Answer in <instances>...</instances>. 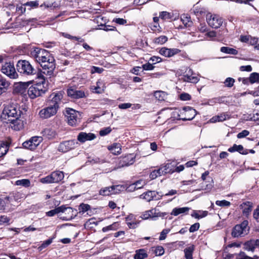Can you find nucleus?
<instances>
[{
	"label": "nucleus",
	"instance_id": "f257e3e1",
	"mask_svg": "<svg viewBox=\"0 0 259 259\" xmlns=\"http://www.w3.org/2000/svg\"><path fill=\"white\" fill-rule=\"evenodd\" d=\"M63 98V92L61 91L52 93L47 101L48 106L39 112L40 117L42 119H48L55 115L60 108Z\"/></svg>",
	"mask_w": 259,
	"mask_h": 259
},
{
	"label": "nucleus",
	"instance_id": "f03ea898",
	"mask_svg": "<svg viewBox=\"0 0 259 259\" xmlns=\"http://www.w3.org/2000/svg\"><path fill=\"white\" fill-rule=\"evenodd\" d=\"M36 78L39 80V81L28 87L27 89V95L32 99L42 96L47 91L44 86L46 83V79L40 70L37 72Z\"/></svg>",
	"mask_w": 259,
	"mask_h": 259
},
{
	"label": "nucleus",
	"instance_id": "7ed1b4c3",
	"mask_svg": "<svg viewBox=\"0 0 259 259\" xmlns=\"http://www.w3.org/2000/svg\"><path fill=\"white\" fill-rule=\"evenodd\" d=\"M47 56H48V57L41 60L39 64L42 68V70L40 69L37 70L38 71L40 70L43 75L46 74L49 76V77H51L54 75V70L56 68V61L54 57L50 52H49V55Z\"/></svg>",
	"mask_w": 259,
	"mask_h": 259
},
{
	"label": "nucleus",
	"instance_id": "20e7f679",
	"mask_svg": "<svg viewBox=\"0 0 259 259\" xmlns=\"http://www.w3.org/2000/svg\"><path fill=\"white\" fill-rule=\"evenodd\" d=\"M197 111L193 107L185 106L173 112V115L177 119L183 121L191 120L196 115Z\"/></svg>",
	"mask_w": 259,
	"mask_h": 259
},
{
	"label": "nucleus",
	"instance_id": "39448f33",
	"mask_svg": "<svg viewBox=\"0 0 259 259\" xmlns=\"http://www.w3.org/2000/svg\"><path fill=\"white\" fill-rule=\"evenodd\" d=\"M21 111L14 104H9L5 106L1 118L4 122H8L18 116H20Z\"/></svg>",
	"mask_w": 259,
	"mask_h": 259
},
{
	"label": "nucleus",
	"instance_id": "423d86ee",
	"mask_svg": "<svg viewBox=\"0 0 259 259\" xmlns=\"http://www.w3.org/2000/svg\"><path fill=\"white\" fill-rule=\"evenodd\" d=\"M16 69L18 72L24 76L36 74L37 77V73L38 72V70L35 69L29 61L25 60H20L17 62Z\"/></svg>",
	"mask_w": 259,
	"mask_h": 259
},
{
	"label": "nucleus",
	"instance_id": "0eeeda50",
	"mask_svg": "<svg viewBox=\"0 0 259 259\" xmlns=\"http://www.w3.org/2000/svg\"><path fill=\"white\" fill-rule=\"evenodd\" d=\"M63 114L67 123L71 126H76L80 122V118L78 117L79 112L72 108H66Z\"/></svg>",
	"mask_w": 259,
	"mask_h": 259
},
{
	"label": "nucleus",
	"instance_id": "6e6552de",
	"mask_svg": "<svg viewBox=\"0 0 259 259\" xmlns=\"http://www.w3.org/2000/svg\"><path fill=\"white\" fill-rule=\"evenodd\" d=\"M64 178V172L59 170H56L45 177L40 179V182L43 184L59 183Z\"/></svg>",
	"mask_w": 259,
	"mask_h": 259
},
{
	"label": "nucleus",
	"instance_id": "1a4fd4ad",
	"mask_svg": "<svg viewBox=\"0 0 259 259\" xmlns=\"http://www.w3.org/2000/svg\"><path fill=\"white\" fill-rule=\"evenodd\" d=\"M13 62H6L2 66L1 71L10 79H16L19 75Z\"/></svg>",
	"mask_w": 259,
	"mask_h": 259
},
{
	"label": "nucleus",
	"instance_id": "9d476101",
	"mask_svg": "<svg viewBox=\"0 0 259 259\" xmlns=\"http://www.w3.org/2000/svg\"><path fill=\"white\" fill-rule=\"evenodd\" d=\"M48 55H49L48 51L39 47H34L31 48L29 54V55L39 64L41 60L48 57V56H46Z\"/></svg>",
	"mask_w": 259,
	"mask_h": 259
},
{
	"label": "nucleus",
	"instance_id": "9b49d317",
	"mask_svg": "<svg viewBox=\"0 0 259 259\" xmlns=\"http://www.w3.org/2000/svg\"><path fill=\"white\" fill-rule=\"evenodd\" d=\"M136 155L135 153H129L122 155L118 158V167H123L133 164L136 161Z\"/></svg>",
	"mask_w": 259,
	"mask_h": 259
},
{
	"label": "nucleus",
	"instance_id": "f8f14e48",
	"mask_svg": "<svg viewBox=\"0 0 259 259\" xmlns=\"http://www.w3.org/2000/svg\"><path fill=\"white\" fill-rule=\"evenodd\" d=\"M42 140L43 139L40 136L32 137L28 140L24 142L22 144V146L25 149L34 151L42 142Z\"/></svg>",
	"mask_w": 259,
	"mask_h": 259
},
{
	"label": "nucleus",
	"instance_id": "ddd939ff",
	"mask_svg": "<svg viewBox=\"0 0 259 259\" xmlns=\"http://www.w3.org/2000/svg\"><path fill=\"white\" fill-rule=\"evenodd\" d=\"M206 21L209 26L215 29L220 28L223 23V19L219 15L211 14L206 15Z\"/></svg>",
	"mask_w": 259,
	"mask_h": 259
},
{
	"label": "nucleus",
	"instance_id": "4468645a",
	"mask_svg": "<svg viewBox=\"0 0 259 259\" xmlns=\"http://www.w3.org/2000/svg\"><path fill=\"white\" fill-rule=\"evenodd\" d=\"M30 82H19L15 83L13 90L14 94L21 95L23 97L26 96L27 94V89L30 84Z\"/></svg>",
	"mask_w": 259,
	"mask_h": 259
},
{
	"label": "nucleus",
	"instance_id": "2eb2a0df",
	"mask_svg": "<svg viewBox=\"0 0 259 259\" xmlns=\"http://www.w3.org/2000/svg\"><path fill=\"white\" fill-rule=\"evenodd\" d=\"M77 142L75 140L63 141L59 145L58 151L63 153L67 152L75 148Z\"/></svg>",
	"mask_w": 259,
	"mask_h": 259
},
{
	"label": "nucleus",
	"instance_id": "dca6fc26",
	"mask_svg": "<svg viewBox=\"0 0 259 259\" xmlns=\"http://www.w3.org/2000/svg\"><path fill=\"white\" fill-rule=\"evenodd\" d=\"M163 195L159 194V192L155 191H147L140 196V198L145 200L147 202L152 200H158L162 199Z\"/></svg>",
	"mask_w": 259,
	"mask_h": 259
},
{
	"label": "nucleus",
	"instance_id": "f3484780",
	"mask_svg": "<svg viewBox=\"0 0 259 259\" xmlns=\"http://www.w3.org/2000/svg\"><path fill=\"white\" fill-rule=\"evenodd\" d=\"M158 52L165 57L170 58L180 53L181 50L177 48H168L163 47L159 49Z\"/></svg>",
	"mask_w": 259,
	"mask_h": 259
},
{
	"label": "nucleus",
	"instance_id": "a211bd4d",
	"mask_svg": "<svg viewBox=\"0 0 259 259\" xmlns=\"http://www.w3.org/2000/svg\"><path fill=\"white\" fill-rule=\"evenodd\" d=\"M11 144L12 140L10 138L4 140H0V158L7 153Z\"/></svg>",
	"mask_w": 259,
	"mask_h": 259
},
{
	"label": "nucleus",
	"instance_id": "6ab92c4d",
	"mask_svg": "<svg viewBox=\"0 0 259 259\" xmlns=\"http://www.w3.org/2000/svg\"><path fill=\"white\" fill-rule=\"evenodd\" d=\"M68 96L73 99H78L85 97L84 91L81 90H76L72 87L69 88L67 90Z\"/></svg>",
	"mask_w": 259,
	"mask_h": 259
},
{
	"label": "nucleus",
	"instance_id": "aec40b11",
	"mask_svg": "<svg viewBox=\"0 0 259 259\" xmlns=\"http://www.w3.org/2000/svg\"><path fill=\"white\" fill-rule=\"evenodd\" d=\"M7 123H10L11 127L16 131L21 130L23 128L24 123L23 121L20 118V116H18L16 118L10 119L9 121L6 122Z\"/></svg>",
	"mask_w": 259,
	"mask_h": 259
},
{
	"label": "nucleus",
	"instance_id": "412c9836",
	"mask_svg": "<svg viewBox=\"0 0 259 259\" xmlns=\"http://www.w3.org/2000/svg\"><path fill=\"white\" fill-rule=\"evenodd\" d=\"M96 138L95 134L93 133H86L80 132L77 136V139L81 143H83L87 141H91Z\"/></svg>",
	"mask_w": 259,
	"mask_h": 259
},
{
	"label": "nucleus",
	"instance_id": "4be33fe9",
	"mask_svg": "<svg viewBox=\"0 0 259 259\" xmlns=\"http://www.w3.org/2000/svg\"><path fill=\"white\" fill-rule=\"evenodd\" d=\"M228 151L230 153L237 152L242 155H247L248 154V150L244 149L242 145H237L234 144L233 146L230 147Z\"/></svg>",
	"mask_w": 259,
	"mask_h": 259
},
{
	"label": "nucleus",
	"instance_id": "5701e85b",
	"mask_svg": "<svg viewBox=\"0 0 259 259\" xmlns=\"http://www.w3.org/2000/svg\"><path fill=\"white\" fill-rule=\"evenodd\" d=\"M242 209V213L244 215L248 217L252 211V203L250 201H246L240 205Z\"/></svg>",
	"mask_w": 259,
	"mask_h": 259
},
{
	"label": "nucleus",
	"instance_id": "b1692460",
	"mask_svg": "<svg viewBox=\"0 0 259 259\" xmlns=\"http://www.w3.org/2000/svg\"><path fill=\"white\" fill-rule=\"evenodd\" d=\"M245 248L249 251H253L255 248L259 247V239L250 240L244 244Z\"/></svg>",
	"mask_w": 259,
	"mask_h": 259
},
{
	"label": "nucleus",
	"instance_id": "393cba45",
	"mask_svg": "<svg viewBox=\"0 0 259 259\" xmlns=\"http://www.w3.org/2000/svg\"><path fill=\"white\" fill-rule=\"evenodd\" d=\"M10 85V82L0 74V95L7 91Z\"/></svg>",
	"mask_w": 259,
	"mask_h": 259
},
{
	"label": "nucleus",
	"instance_id": "a878e982",
	"mask_svg": "<svg viewBox=\"0 0 259 259\" xmlns=\"http://www.w3.org/2000/svg\"><path fill=\"white\" fill-rule=\"evenodd\" d=\"M94 87V89L92 88V89L94 90L93 92L97 94H102L104 93L106 88L104 81L101 79L98 80L96 82V86Z\"/></svg>",
	"mask_w": 259,
	"mask_h": 259
},
{
	"label": "nucleus",
	"instance_id": "bb28decb",
	"mask_svg": "<svg viewBox=\"0 0 259 259\" xmlns=\"http://www.w3.org/2000/svg\"><path fill=\"white\" fill-rule=\"evenodd\" d=\"M148 255L145 249H137L134 256V259H145L148 257Z\"/></svg>",
	"mask_w": 259,
	"mask_h": 259
},
{
	"label": "nucleus",
	"instance_id": "cd10ccee",
	"mask_svg": "<svg viewBox=\"0 0 259 259\" xmlns=\"http://www.w3.org/2000/svg\"><path fill=\"white\" fill-rule=\"evenodd\" d=\"M150 251L154 253L155 256H161L164 254L165 251L164 248L160 245L153 246L151 247Z\"/></svg>",
	"mask_w": 259,
	"mask_h": 259
},
{
	"label": "nucleus",
	"instance_id": "c85d7f7f",
	"mask_svg": "<svg viewBox=\"0 0 259 259\" xmlns=\"http://www.w3.org/2000/svg\"><path fill=\"white\" fill-rule=\"evenodd\" d=\"M183 79L185 82L193 83H196L199 80L198 77L195 76H192V74H189L188 73H187L183 75Z\"/></svg>",
	"mask_w": 259,
	"mask_h": 259
},
{
	"label": "nucleus",
	"instance_id": "c756f323",
	"mask_svg": "<svg viewBox=\"0 0 259 259\" xmlns=\"http://www.w3.org/2000/svg\"><path fill=\"white\" fill-rule=\"evenodd\" d=\"M161 165L165 175L174 173V165L171 163H164Z\"/></svg>",
	"mask_w": 259,
	"mask_h": 259
},
{
	"label": "nucleus",
	"instance_id": "7c9ffc66",
	"mask_svg": "<svg viewBox=\"0 0 259 259\" xmlns=\"http://www.w3.org/2000/svg\"><path fill=\"white\" fill-rule=\"evenodd\" d=\"M108 149L115 155L120 154L121 150L120 144L117 143H114L109 146Z\"/></svg>",
	"mask_w": 259,
	"mask_h": 259
},
{
	"label": "nucleus",
	"instance_id": "2f4dec72",
	"mask_svg": "<svg viewBox=\"0 0 259 259\" xmlns=\"http://www.w3.org/2000/svg\"><path fill=\"white\" fill-rule=\"evenodd\" d=\"M44 136H46L49 139H53L57 136L56 131L50 128H46L44 131Z\"/></svg>",
	"mask_w": 259,
	"mask_h": 259
},
{
	"label": "nucleus",
	"instance_id": "473e14b6",
	"mask_svg": "<svg viewBox=\"0 0 259 259\" xmlns=\"http://www.w3.org/2000/svg\"><path fill=\"white\" fill-rule=\"evenodd\" d=\"M191 13H193L197 17H200L205 14V10L204 8L196 5L191 10Z\"/></svg>",
	"mask_w": 259,
	"mask_h": 259
},
{
	"label": "nucleus",
	"instance_id": "72a5a7b5",
	"mask_svg": "<svg viewBox=\"0 0 259 259\" xmlns=\"http://www.w3.org/2000/svg\"><path fill=\"white\" fill-rule=\"evenodd\" d=\"M159 18L164 20H172L174 19V14L167 11H162L159 13Z\"/></svg>",
	"mask_w": 259,
	"mask_h": 259
},
{
	"label": "nucleus",
	"instance_id": "f704fd0d",
	"mask_svg": "<svg viewBox=\"0 0 259 259\" xmlns=\"http://www.w3.org/2000/svg\"><path fill=\"white\" fill-rule=\"evenodd\" d=\"M190 208L188 207H179V208L176 207L172 209L170 214L171 215H173L175 216H177L181 213L188 212L190 210Z\"/></svg>",
	"mask_w": 259,
	"mask_h": 259
},
{
	"label": "nucleus",
	"instance_id": "c9c22d12",
	"mask_svg": "<svg viewBox=\"0 0 259 259\" xmlns=\"http://www.w3.org/2000/svg\"><path fill=\"white\" fill-rule=\"evenodd\" d=\"M181 20L182 21L185 27H191L193 24L191 17L188 15H183L181 17Z\"/></svg>",
	"mask_w": 259,
	"mask_h": 259
},
{
	"label": "nucleus",
	"instance_id": "e433bc0d",
	"mask_svg": "<svg viewBox=\"0 0 259 259\" xmlns=\"http://www.w3.org/2000/svg\"><path fill=\"white\" fill-rule=\"evenodd\" d=\"M195 249V246H191L186 248L184 249L185 257L186 259H193V252Z\"/></svg>",
	"mask_w": 259,
	"mask_h": 259
},
{
	"label": "nucleus",
	"instance_id": "4c0bfd02",
	"mask_svg": "<svg viewBox=\"0 0 259 259\" xmlns=\"http://www.w3.org/2000/svg\"><path fill=\"white\" fill-rule=\"evenodd\" d=\"M243 231H244L241 229V227L236 225L233 227L231 234L232 237L234 238L238 237L243 233Z\"/></svg>",
	"mask_w": 259,
	"mask_h": 259
},
{
	"label": "nucleus",
	"instance_id": "58836bf2",
	"mask_svg": "<svg viewBox=\"0 0 259 259\" xmlns=\"http://www.w3.org/2000/svg\"><path fill=\"white\" fill-rule=\"evenodd\" d=\"M99 194L104 196H109L113 194L112 186L106 187L102 188L99 191Z\"/></svg>",
	"mask_w": 259,
	"mask_h": 259
},
{
	"label": "nucleus",
	"instance_id": "ea45409f",
	"mask_svg": "<svg viewBox=\"0 0 259 259\" xmlns=\"http://www.w3.org/2000/svg\"><path fill=\"white\" fill-rule=\"evenodd\" d=\"M168 40V38L165 35H160L153 39V42L156 45H163Z\"/></svg>",
	"mask_w": 259,
	"mask_h": 259
},
{
	"label": "nucleus",
	"instance_id": "a19ab883",
	"mask_svg": "<svg viewBox=\"0 0 259 259\" xmlns=\"http://www.w3.org/2000/svg\"><path fill=\"white\" fill-rule=\"evenodd\" d=\"M221 51L224 53L237 55L238 54V51L235 49L229 48L227 47H222L221 48Z\"/></svg>",
	"mask_w": 259,
	"mask_h": 259
},
{
	"label": "nucleus",
	"instance_id": "79ce46f5",
	"mask_svg": "<svg viewBox=\"0 0 259 259\" xmlns=\"http://www.w3.org/2000/svg\"><path fill=\"white\" fill-rule=\"evenodd\" d=\"M119 224L118 222H114L112 224L102 228L103 232H107L109 230H116L119 228Z\"/></svg>",
	"mask_w": 259,
	"mask_h": 259
},
{
	"label": "nucleus",
	"instance_id": "37998d69",
	"mask_svg": "<svg viewBox=\"0 0 259 259\" xmlns=\"http://www.w3.org/2000/svg\"><path fill=\"white\" fill-rule=\"evenodd\" d=\"M249 80H250V84L259 83V73L252 72L250 73L249 77Z\"/></svg>",
	"mask_w": 259,
	"mask_h": 259
},
{
	"label": "nucleus",
	"instance_id": "c03bdc74",
	"mask_svg": "<svg viewBox=\"0 0 259 259\" xmlns=\"http://www.w3.org/2000/svg\"><path fill=\"white\" fill-rule=\"evenodd\" d=\"M15 185L28 188L30 186V181L29 179L18 180L16 181Z\"/></svg>",
	"mask_w": 259,
	"mask_h": 259
},
{
	"label": "nucleus",
	"instance_id": "a18cd8bd",
	"mask_svg": "<svg viewBox=\"0 0 259 259\" xmlns=\"http://www.w3.org/2000/svg\"><path fill=\"white\" fill-rule=\"evenodd\" d=\"M24 6L29 7V10L36 9L39 7L38 1H28L24 4Z\"/></svg>",
	"mask_w": 259,
	"mask_h": 259
},
{
	"label": "nucleus",
	"instance_id": "49530a36",
	"mask_svg": "<svg viewBox=\"0 0 259 259\" xmlns=\"http://www.w3.org/2000/svg\"><path fill=\"white\" fill-rule=\"evenodd\" d=\"M56 210L57 211V213H59L60 212H63L65 210L68 211V213H70V212L72 213L74 211L73 209H72V208L70 207H66L64 205L56 208Z\"/></svg>",
	"mask_w": 259,
	"mask_h": 259
},
{
	"label": "nucleus",
	"instance_id": "de8ad7c7",
	"mask_svg": "<svg viewBox=\"0 0 259 259\" xmlns=\"http://www.w3.org/2000/svg\"><path fill=\"white\" fill-rule=\"evenodd\" d=\"M91 208V206L89 204L83 203H81L78 206L79 213H82V214L89 210H90Z\"/></svg>",
	"mask_w": 259,
	"mask_h": 259
},
{
	"label": "nucleus",
	"instance_id": "09e8293b",
	"mask_svg": "<svg viewBox=\"0 0 259 259\" xmlns=\"http://www.w3.org/2000/svg\"><path fill=\"white\" fill-rule=\"evenodd\" d=\"M154 96L158 101H164L165 94L163 91H157L154 92Z\"/></svg>",
	"mask_w": 259,
	"mask_h": 259
},
{
	"label": "nucleus",
	"instance_id": "8fccbe9b",
	"mask_svg": "<svg viewBox=\"0 0 259 259\" xmlns=\"http://www.w3.org/2000/svg\"><path fill=\"white\" fill-rule=\"evenodd\" d=\"M217 118H219L220 122H223L226 120L230 119L231 118V115L227 112H223L218 115Z\"/></svg>",
	"mask_w": 259,
	"mask_h": 259
},
{
	"label": "nucleus",
	"instance_id": "3c124183",
	"mask_svg": "<svg viewBox=\"0 0 259 259\" xmlns=\"http://www.w3.org/2000/svg\"><path fill=\"white\" fill-rule=\"evenodd\" d=\"M26 6H24V4H22L21 5H17L16 6V12H18V13L20 15H22V14H24L26 12Z\"/></svg>",
	"mask_w": 259,
	"mask_h": 259
},
{
	"label": "nucleus",
	"instance_id": "603ef678",
	"mask_svg": "<svg viewBox=\"0 0 259 259\" xmlns=\"http://www.w3.org/2000/svg\"><path fill=\"white\" fill-rule=\"evenodd\" d=\"M215 204L216 205L221 207H229L231 205L230 202L226 200H217L215 202Z\"/></svg>",
	"mask_w": 259,
	"mask_h": 259
},
{
	"label": "nucleus",
	"instance_id": "864d4df0",
	"mask_svg": "<svg viewBox=\"0 0 259 259\" xmlns=\"http://www.w3.org/2000/svg\"><path fill=\"white\" fill-rule=\"evenodd\" d=\"M235 82V79L231 77H227L225 81L224 84L227 87L231 88L233 86L234 83Z\"/></svg>",
	"mask_w": 259,
	"mask_h": 259
},
{
	"label": "nucleus",
	"instance_id": "5fc2aeb1",
	"mask_svg": "<svg viewBox=\"0 0 259 259\" xmlns=\"http://www.w3.org/2000/svg\"><path fill=\"white\" fill-rule=\"evenodd\" d=\"M112 131L111 128L109 126L107 127L101 129L99 132V135L101 136H105L110 133Z\"/></svg>",
	"mask_w": 259,
	"mask_h": 259
},
{
	"label": "nucleus",
	"instance_id": "6e6d98bb",
	"mask_svg": "<svg viewBox=\"0 0 259 259\" xmlns=\"http://www.w3.org/2000/svg\"><path fill=\"white\" fill-rule=\"evenodd\" d=\"M104 70V69L103 68H101V67H97V66H92L91 68V73L92 74H94L95 73H98L100 74V73H102Z\"/></svg>",
	"mask_w": 259,
	"mask_h": 259
},
{
	"label": "nucleus",
	"instance_id": "4d7b16f0",
	"mask_svg": "<svg viewBox=\"0 0 259 259\" xmlns=\"http://www.w3.org/2000/svg\"><path fill=\"white\" fill-rule=\"evenodd\" d=\"M112 188H113V194H117L120 192L122 191L124 189V187L122 185H113L112 186Z\"/></svg>",
	"mask_w": 259,
	"mask_h": 259
},
{
	"label": "nucleus",
	"instance_id": "13d9d810",
	"mask_svg": "<svg viewBox=\"0 0 259 259\" xmlns=\"http://www.w3.org/2000/svg\"><path fill=\"white\" fill-rule=\"evenodd\" d=\"M179 98L182 101H189L191 99V96L188 93H183L179 95Z\"/></svg>",
	"mask_w": 259,
	"mask_h": 259
},
{
	"label": "nucleus",
	"instance_id": "bf43d9fd",
	"mask_svg": "<svg viewBox=\"0 0 259 259\" xmlns=\"http://www.w3.org/2000/svg\"><path fill=\"white\" fill-rule=\"evenodd\" d=\"M53 239V238H51L44 241L43 243L40 245L39 248H40L41 249L46 248L52 243Z\"/></svg>",
	"mask_w": 259,
	"mask_h": 259
},
{
	"label": "nucleus",
	"instance_id": "052dcab7",
	"mask_svg": "<svg viewBox=\"0 0 259 259\" xmlns=\"http://www.w3.org/2000/svg\"><path fill=\"white\" fill-rule=\"evenodd\" d=\"M142 68L144 70H152L154 69L155 66L152 63L148 62L142 65Z\"/></svg>",
	"mask_w": 259,
	"mask_h": 259
},
{
	"label": "nucleus",
	"instance_id": "680f3d73",
	"mask_svg": "<svg viewBox=\"0 0 259 259\" xmlns=\"http://www.w3.org/2000/svg\"><path fill=\"white\" fill-rule=\"evenodd\" d=\"M149 61H151L153 64H155L157 63L161 62L163 60L159 56H153L150 58Z\"/></svg>",
	"mask_w": 259,
	"mask_h": 259
},
{
	"label": "nucleus",
	"instance_id": "e2e57ef3",
	"mask_svg": "<svg viewBox=\"0 0 259 259\" xmlns=\"http://www.w3.org/2000/svg\"><path fill=\"white\" fill-rule=\"evenodd\" d=\"M249 135V132L248 130H244L241 132L239 133L237 137L238 139H242L245 138Z\"/></svg>",
	"mask_w": 259,
	"mask_h": 259
},
{
	"label": "nucleus",
	"instance_id": "0e129e2a",
	"mask_svg": "<svg viewBox=\"0 0 259 259\" xmlns=\"http://www.w3.org/2000/svg\"><path fill=\"white\" fill-rule=\"evenodd\" d=\"M200 228V224L199 223H195L193 225H191L189 228V232L193 233L197 231Z\"/></svg>",
	"mask_w": 259,
	"mask_h": 259
},
{
	"label": "nucleus",
	"instance_id": "69168bd1",
	"mask_svg": "<svg viewBox=\"0 0 259 259\" xmlns=\"http://www.w3.org/2000/svg\"><path fill=\"white\" fill-rule=\"evenodd\" d=\"M169 229H163L160 233V235L159 238V240H164L166 238V235L169 233Z\"/></svg>",
	"mask_w": 259,
	"mask_h": 259
},
{
	"label": "nucleus",
	"instance_id": "338daca9",
	"mask_svg": "<svg viewBox=\"0 0 259 259\" xmlns=\"http://www.w3.org/2000/svg\"><path fill=\"white\" fill-rule=\"evenodd\" d=\"M149 211H151L152 213H150L151 219L152 220H156L157 218H158V212H156V209H152L149 210Z\"/></svg>",
	"mask_w": 259,
	"mask_h": 259
},
{
	"label": "nucleus",
	"instance_id": "774afa93",
	"mask_svg": "<svg viewBox=\"0 0 259 259\" xmlns=\"http://www.w3.org/2000/svg\"><path fill=\"white\" fill-rule=\"evenodd\" d=\"M253 217L257 222H259V205L257 206V208L254 210Z\"/></svg>",
	"mask_w": 259,
	"mask_h": 259
}]
</instances>
